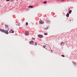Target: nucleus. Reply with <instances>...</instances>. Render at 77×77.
Wrapping results in <instances>:
<instances>
[{
    "label": "nucleus",
    "instance_id": "nucleus-1",
    "mask_svg": "<svg viewBox=\"0 0 77 77\" xmlns=\"http://www.w3.org/2000/svg\"><path fill=\"white\" fill-rule=\"evenodd\" d=\"M0 31L2 32H5L6 34H8V30H5L3 29H0Z\"/></svg>",
    "mask_w": 77,
    "mask_h": 77
},
{
    "label": "nucleus",
    "instance_id": "nucleus-2",
    "mask_svg": "<svg viewBox=\"0 0 77 77\" xmlns=\"http://www.w3.org/2000/svg\"><path fill=\"white\" fill-rule=\"evenodd\" d=\"M25 35L27 36L29 35V33H28V31H26L25 32Z\"/></svg>",
    "mask_w": 77,
    "mask_h": 77
},
{
    "label": "nucleus",
    "instance_id": "nucleus-3",
    "mask_svg": "<svg viewBox=\"0 0 77 77\" xmlns=\"http://www.w3.org/2000/svg\"><path fill=\"white\" fill-rule=\"evenodd\" d=\"M38 37H39L40 38H43V35H38Z\"/></svg>",
    "mask_w": 77,
    "mask_h": 77
},
{
    "label": "nucleus",
    "instance_id": "nucleus-4",
    "mask_svg": "<svg viewBox=\"0 0 77 77\" xmlns=\"http://www.w3.org/2000/svg\"><path fill=\"white\" fill-rule=\"evenodd\" d=\"M34 43V42L33 41H31L29 43V44L31 45H33Z\"/></svg>",
    "mask_w": 77,
    "mask_h": 77
},
{
    "label": "nucleus",
    "instance_id": "nucleus-5",
    "mask_svg": "<svg viewBox=\"0 0 77 77\" xmlns=\"http://www.w3.org/2000/svg\"><path fill=\"white\" fill-rule=\"evenodd\" d=\"M39 23L41 24H44V21H42L41 20V21H39Z\"/></svg>",
    "mask_w": 77,
    "mask_h": 77
},
{
    "label": "nucleus",
    "instance_id": "nucleus-6",
    "mask_svg": "<svg viewBox=\"0 0 77 77\" xmlns=\"http://www.w3.org/2000/svg\"><path fill=\"white\" fill-rule=\"evenodd\" d=\"M10 32L11 33H14V31H13V30L12 29H11L10 31Z\"/></svg>",
    "mask_w": 77,
    "mask_h": 77
},
{
    "label": "nucleus",
    "instance_id": "nucleus-7",
    "mask_svg": "<svg viewBox=\"0 0 77 77\" xmlns=\"http://www.w3.org/2000/svg\"><path fill=\"white\" fill-rule=\"evenodd\" d=\"M64 43V42H62L61 43H60V45L62 46H63V44Z\"/></svg>",
    "mask_w": 77,
    "mask_h": 77
},
{
    "label": "nucleus",
    "instance_id": "nucleus-8",
    "mask_svg": "<svg viewBox=\"0 0 77 77\" xmlns=\"http://www.w3.org/2000/svg\"><path fill=\"white\" fill-rule=\"evenodd\" d=\"M28 8H33V6H30L29 7H28Z\"/></svg>",
    "mask_w": 77,
    "mask_h": 77
},
{
    "label": "nucleus",
    "instance_id": "nucleus-9",
    "mask_svg": "<svg viewBox=\"0 0 77 77\" xmlns=\"http://www.w3.org/2000/svg\"><path fill=\"white\" fill-rule=\"evenodd\" d=\"M69 13H68L67 14H66V17H69Z\"/></svg>",
    "mask_w": 77,
    "mask_h": 77
},
{
    "label": "nucleus",
    "instance_id": "nucleus-10",
    "mask_svg": "<svg viewBox=\"0 0 77 77\" xmlns=\"http://www.w3.org/2000/svg\"><path fill=\"white\" fill-rule=\"evenodd\" d=\"M28 25V23L27 22H26V23L25 24V25H26V26H27Z\"/></svg>",
    "mask_w": 77,
    "mask_h": 77
},
{
    "label": "nucleus",
    "instance_id": "nucleus-11",
    "mask_svg": "<svg viewBox=\"0 0 77 77\" xmlns=\"http://www.w3.org/2000/svg\"><path fill=\"white\" fill-rule=\"evenodd\" d=\"M5 28H8V25H5Z\"/></svg>",
    "mask_w": 77,
    "mask_h": 77
},
{
    "label": "nucleus",
    "instance_id": "nucleus-12",
    "mask_svg": "<svg viewBox=\"0 0 77 77\" xmlns=\"http://www.w3.org/2000/svg\"><path fill=\"white\" fill-rule=\"evenodd\" d=\"M17 26H20V23H18L17 24Z\"/></svg>",
    "mask_w": 77,
    "mask_h": 77
},
{
    "label": "nucleus",
    "instance_id": "nucleus-13",
    "mask_svg": "<svg viewBox=\"0 0 77 77\" xmlns=\"http://www.w3.org/2000/svg\"><path fill=\"white\" fill-rule=\"evenodd\" d=\"M47 3V2L46 1H45V2H43V4H46V3Z\"/></svg>",
    "mask_w": 77,
    "mask_h": 77
},
{
    "label": "nucleus",
    "instance_id": "nucleus-14",
    "mask_svg": "<svg viewBox=\"0 0 77 77\" xmlns=\"http://www.w3.org/2000/svg\"><path fill=\"white\" fill-rule=\"evenodd\" d=\"M35 44L34 45L35 46H37V43L36 42H35Z\"/></svg>",
    "mask_w": 77,
    "mask_h": 77
},
{
    "label": "nucleus",
    "instance_id": "nucleus-15",
    "mask_svg": "<svg viewBox=\"0 0 77 77\" xmlns=\"http://www.w3.org/2000/svg\"><path fill=\"white\" fill-rule=\"evenodd\" d=\"M48 29V26H46V28H45V30H47Z\"/></svg>",
    "mask_w": 77,
    "mask_h": 77
},
{
    "label": "nucleus",
    "instance_id": "nucleus-16",
    "mask_svg": "<svg viewBox=\"0 0 77 77\" xmlns=\"http://www.w3.org/2000/svg\"><path fill=\"white\" fill-rule=\"evenodd\" d=\"M71 12H72V11L71 10H70L69 12V13L71 14Z\"/></svg>",
    "mask_w": 77,
    "mask_h": 77
},
{
    "label": "nucleus",
    "instance_id": "nucleus-17",
    "mask_svg": "<svg viewBox=\"0 0 77 77\" xmlns=\"http://www.w3.org/2000/svg\"><path fill=\"white\" fill-rule=\"evenodd\" d=\"M44 35H48V33H44Z\"/></svg>",
    "mask_w": 77,
    "mask_h": 77
},
{
    "label": "nucleus",
    "instance_id": "nucleus-18",
    "mask_svg": "<svg viewBox=\"0 0 77 77\" xmlns=\"http://www.w3.org/2000/svg\"><path fill=\"white\" fill-rule=\"evenodd\" d=\"M46 47V45H43V47L44 48H45V47Z\"/></svg>",
    "mask_w": 77,
    "mask_h": 77
},
{
    "label": "nucleus",
    "instance_id": "nucleus-19",
    "mask_svg": "<svg viewBox=\"0 0 77 77\" xmlns=\"http://www.w3.org/2000/svg\"><path fill=\"white\" fill-rule=\"evenodd\" d=\"M48 22L49 21L48 20H46V23H48Z\"/></svg>",
    "mask_w": 77,
    "mask_h": 77
},
{
    "label": "nucleus",
    "instance_id": "nucleus-20",
    "mask_svg": "<svg viewBox=\"0 0 77 77\" xmlns=\"http://www.w3.org/2000/svg\"><path fill=\"white\" fill-rule=\"evenodd\" d=\"M61 56H62V57H64V56L63 55H61Z\"/></svg>",
    "mask_w": 77,
    "mask_h": 77
},
{
    "label": "nucleus",
    "instance_id": "nucleus-21",
    "mask_svg": "<svg viewBox=\"0 0 77 77\" xmlns=\"http://www.w3.org/2000/svg\"><path fill=\"white\" fill-rule=\"evenodd\" d=\"M74 64L75 65H76V63H74Z\"/></svg>",
    "mask_w": 77,
    "mask_h": 77
},
{
    "label": "nucleus",
    "instance_id": "nucleus-22",
    "mask_svg": "<svg viewBox=\"0 0 77 77\" xmlns=\"http://www.w3.org/2000/svg\"><path fill=\"white\" fill-rule=\"evenodd\" d=\"M33 38H32V39H33Z\"/></svg>",
    "mask_w": 77,
    "mask_h": 77
},
{
    "label": "nucleus",
    "instance_id": "nucleus-23",
    "mask_svg": "<svg viewBox=\"0 0 77 77\" xmlns=\"http://www.w3.org/2000/svg\"><path fill=\"white\" fill-rule=\"evenodd\" d=\"M14 0H12V1H13Z\"/></svg>",
    "mask_w": 77,
    "mask_h": 77
},
{
    "label": "nucleus",
    "instance_id": "nucleus-24",
    "mask_svg": "<svg viewBox=\"0 0 77 77\" xmlns=\"http://www.w3.org/2000/svg\"><path fill=\"white\" fill-rule=\"evenodd\" d=\"M35 38H34V40H35Z\"/></svg>",
    "mask_w": 77,
    "mask_h": 77
},
{
    "label": "nucleus",
    "instance_id": "nucleus-25",
    "mask_svg": "<svg viewBox=\"0 0 77 77\" xmlns=\"http://www.w3.org/2000/svg\"><path fill=\"white\" fill-rule=\"evenodd\" d=\"M70 21H71V20H70Z\"/></svg>",
    "mask_w": 77,
    "mask_h": 77
},
{
    "label": "nucleus",
    "instance_id": "nucleus-26",
    "mask_svg": "<svg viewBox=\"0 0 77 77\" xmlns=\"http://www.w3.org/2000/svg\"><path fill=\"white\" fill-rule=\"evenodd\" d=\"M17 0H16V1H17Z\"/></svg>",
    "mask_w": 77,
    "mask_h": 77
},
{
    "label": "nucleus",
    "instance_id": "nucleus-27",
    "mask_svg": "<svg viewBox=\"0 0 77 77\" xmlns=\"http://www.w3.org/2000/svg\"><path fill=\"white\" fill-rule=\"evenodd\" d=\"M51 51H52V50H51Z\"/></svg>",
    "mask_w": 77,
    "mask_h": 77
}]
</instances>
